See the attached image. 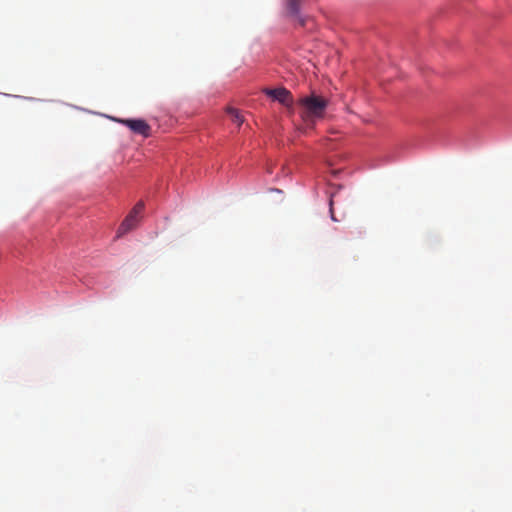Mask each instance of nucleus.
Instances as JSON below:
<instances>
[{"label":"nucleus","instance_id":"obj_1","mask_svg":"<svg viewBox=\"0 0 512 512\" xmlns=\"http://www.w3.org/2000/svg\"><path fill=\"white\" fill-rule=\"evenodd\" d=\"M328 104L329 100L327 98L314 92L297 100L301 118L306 123L312 125L316 120L324 117Z\"/></svg>","mask_w":512,"mask_h":512},{"label":"nucleus","instance_id":"obj_2","mask_svg":"<svg viewBox=\"0 0 512 512\" xmlns=\"http://www.w3.org/2000/svg\"><path fill=\"white\" fill-rule=\"evenodd\" d=\"M144 210V203L139 201L123 220L117 231V237H121L134 229L140 221L141 214Z\"/></svg>","mask_w":512,"mask_h":512},{"label":"nucleus","instance_id":"obj_3","mask_svg":"<svg viewBox=\"0 0 512 512\" xmlns=\"http://www.w3.org/2000/svg\"><path fill=\"white\" fill-rule=\"evenodd\" d=\"M265 94L272 99L280 102L282 105L286 106L289 109H293V96L289 90L284 87L276 88V89H265Z\"/></svg>","mask_w":512,"mask_h":512},{"label":"nucleus","instance_id":"obj_4","mask_svg":"<svg viewBox=\"0 0 512 512\" xmlns=\"http://www.w3.org/2000/svg\"><path fill=\"white\" fill-rule=\"evenodd\" d=\"M120 123L127 126L131 131L144 137H149L151 132L150 125L142 119H122Z\"/></svg>","mask_w":512,"mask_h":512},{"label":"nucleus","instance_id":"obj_5","mask_svg":"<svg viewBox=\"0 0 512 512\" xmlns=\"http://www.w3.org/2000/svg\"><path fill=\"white\" fill-rule=\"evenodd\" d=\"M226 111L231 116L232 121L235 122L238 126H240L244 122V118L239 110L232 107H228Z\"/></svg>","mask_w":512,"mask_h":512},{"label":"nucleus","instance_id":"obj_6","mask_svg":"<svg viewBox=\"0 0 512 512\" xmlns=\"http://www.w3.org/2000/svg\"><path fill=\"white\" fill-rule=\"evenodd\" d=\"M286 7L290 14L297 15L300 9L299 0H286Z\"/></svg>","mask_w":512,"mask_h":512},{"label":"nucleus","instance_id":"obj_7","mask_svg":"<svg viewBox=\"0 0 512 512\" xmlns=\"http://www.w3.org/2000/svg\"><path fill=\"white\" fill-rule=\"evenodd\" d=\"M330 213H331L332 220L337 221V219L334 217V213H333V209H332V201H330Z\"/></svg>","mask_w":512,"mask_h":512}]
</instances>
